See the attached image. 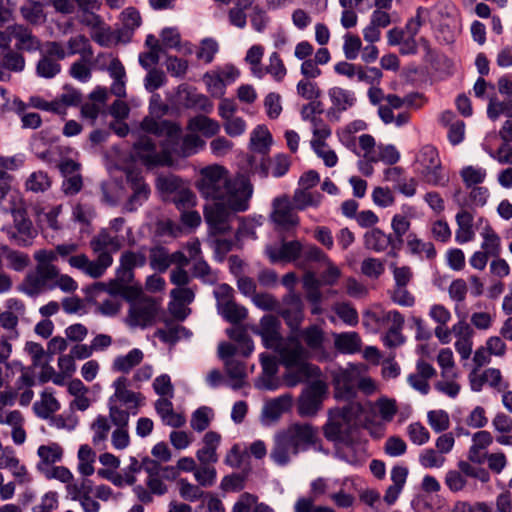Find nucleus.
Returning a JSON list of instances; mask_svg holds the SVG:
<instances>
[{
    "label": "nucleus",
    "instance_id": "2",
    "mask_svg": "<svg viewBox=\"0 0 512 512\" xmlns=\"http://www.w3.org/2000/svg\"><path fill=\"white\" fill-rule=\"evenodd\" d=\"M253 191V185L245 175L233 176L218 199L204 208V218L210 229L215 234L228 232L235 215L249 209Z\"/></svg>",
    "mask_w": 512,
    "mask_h": 512
},
{
    "label": "nucleus",
    "instance_id": "6",
    "mask_svg": "<svg viewBox=\"0 0 512 512\" xmlns=\"http://www.w3.org/2000/svg\"><path fill=\"white\" fill-rule=\"evenodd\" d=\"M362 412L363 407L358 402L330 409L327 422L323 426L325 438L334 443L349 438Z\"/></svg>",
    "mask_w": 512,
    "mask_h": 512
},
{
    "label": "nucleus",
    "instance_id": "20",
    "mask_svg": "<svg viewBox=\"0 0 512 512\" xmlns=\"http://www.w3.org/2000/svg\"><path fill=\"white\" fill-rule=\"evenodd\" d=\"M296 336L305 344L304 347L308 350L309 357L313 355L319 360L327 357L324 346L326 336L324 330L319 325H309L301 329Z\"/></svg>",
    "mask_w": 512,
    "mask_h": 512
},
{
    "label": "nucleus",
    "instance_id": "50",
    "mask_svg": "<svg viewBox=\"0 0 512 512\" xmlns=\"http://www.w3.org/2000/svg\"><path fill=\"white\" fill-rule=\"evenodd\" d=\"M214 419V411L208 406H201L196 409L190 419V426L196 432H203Z\"/></svg>",
    "mask_w": 512,
    "mask_h": 512
},
{
    "label": "nucleus",
    "instance_id": "38",
    "mask_svg": "<svg viewBox=\"0 0 512 512\" xmlns=\"http://www.w3.org/2000/svg\"><path fill=\"white\" fill-rule=\"evenodd\" d=\"M335 348L342 354H354L361 350L362 340L355 331L335 333Z\"/></svg>",
    "mask_w": 512,
    "mask_h": 512
},
{
    "label": "nucleus",
    "instance_id": "3",
    "mask_svg": "<svg viewBox=\"0 0 512 512\" xmlns=\"http://www.w3.org/2000/svg\"><path fill=\"white\" fill-rule=\"evenodd\" d=\"M140 128L143 132L165 137L157 149L155 142L147 135H139L133 143L131 157L140 162L148 169L156 167L171 166L174 159L171 157L170 142H174L179 138L182 132L181 126L169 120H156L153 117H145Z\"/></svg>",
    "mask_w": 512,
    "mask_h": 512
},
{
    "label": "nucleus",
    "instance_id": "14",
    "mask_svg": "<svg viewBox=\"0 0 512 512\" xmlns=\"http://www.w3.org/2000/svg\"><path fill=\"white\" fill-rule=\"evenodd\" d=\"M218 313L230 323H238L247 316V310L233 300V289L221 284L214 290Z\"/></svg>",
    "mask_w": 512,
    "mask_h": 512
},
{
    "label": "nucleus",
    "instance_id": "53",
    "mask_svg": "<svg viewBox=\"0 0 512 512\" xmlns=\"http://www.w3.org/2000/svg\"><path fill=\"white\" fill-rule=\"evenodd\" d=\"M155 335L164 343L175 344L182 338H189L191 332L182 325H173L158 329Z\"/></svg>",
    "mask_w": 512,
    "mask_h": 512
},
{
    "label": "nucleus",
    "instance_id": "39",
    "mask_svg": "<svg viewBox=\"0 0 512 512\" xmlns=\"http://www.w3.org/2000/svg\"><path fill=\"white\" fill-rule=\"evenodd\" d=\"M37 455L40 459L37 468L40 472L45 468L53 466V464L60 462L63 457V448L58 443H49L41 445L37 449Z\"/></svg>",
    "mask_w": 512,
    "mask_h": 512
},
{
    "label": "nucleus",
    "instance_id": "13",
    "mask_svg": "<svg viewBox=\"0 0 512 512\" xmlns=\"http://www.w3.org/2000/svg\"><path fill=\"white\" fill-rule=\"evenodd\" d=\"M57 275V267H42L36 264L34 270L27 273L21 291L30 297L38 296L53 290V279Z\"/></svg>",
    "mask_w": 512,
    "mask_h": 512
},
{
    "label": "nucleus",
    "instance_id": "60",
    "mask_svg": "<svg viewBox=\"0 0 512 512\" xmlns=\"http://www.w3.org/2000/svg\"><path fill=\"white\" fill-rule=\"evenodd\" d=\"M311 147L316 155L321 158L327 167H334L338 162V157L326 143V140H311Z\"/></svg>",
    "mask_w": 512,
    "mask_h": 512
},
{
    "label": "nucleus",
    "instance_id": "33",
    "mask_svg": "<svg viewBox=\"0 0 512 512\" xmlns=\"http://www.w3.org/2000/svg\"><path fill=\"white\" fill-rule=\"evenodd\" d=\"M187 130L189 132L201 133L204 137L211 138L219 134L220 123L205 115H196L188 120Z\"/></svg>",
    "mask_w": 512,
    "mask_h": 512
},
{
    "label": "nucleus",
    "instance_id": "43",
    "mask_svg": "<svg viewBox=\"0 0 512 512\" xmlns=\"http://www.w3.org/2000/svg\"><path fill=\"white\" fill-rule=\"evenodd\" d=\"M144 358V353L138 348H133L125 355L115 357L112 363V370L115 372L129 373L138 366Z\"/></svg>",
    "mask_w": 512,
    "mask_h": 512
},
{
    "label": "nucleus",
    "instance_id": "25",
    "mask_svg": "<svg viewBox=\"0 0 512 512\" xmlns=\"http://www.w3.org/2000/svg\"><path fill=\"white\" fill-rule=\"evenodd\" d=\"M205 145V141L194 132H190L183 137L180 133L177 140L170 142L171 157H190L197 154Z\"/></svg>",
    "mask_w": 512,
    "mask_h": 512
},
{
    "label": "nucleus",
    "instance_id": "12",
    "mask_svg": "<svg viewBox=\"0 0 512 512\" xmlns=\"http://www.w3.org/2000/svg\"><path fill=\"white\" fill-rule=\"evenodd\" d=\"M326 382L316 379L310 382L301 392L297 401V413L301 417H314L322 408L327 395Z\"/></svg>",
    "mask_w": 512,
    "mask_h": 512
},
{
    "label": "nucleus",
    "instance_id": "34",
    "mask_svg": "<svg viewBox=\"0 0 512 512\" xmlns=\"http://www.w3.org/2000/svg\"><path fill=\"white\" fill-rule=\"evenodd\" d=\"M457 229L455 232V240L459 244L468 243L475 238L473 229L474 216L465 209H461L455 216Z\"/></svg>",
    "mask_w": 512,
    "mask_h": 512
},
{
    "label": "nucleus",
    "instance_id": "27",
    "mask_svg": "<svg viewBox=\"0 0 512 512\" xmlns=\"http://www.w3.org/2000/svg\"><path fill=\"white\" fill-rule=\"evenodd\" d=\"M13 177L4 176L0 179V206L7 212L11 210L19 211L25 204L23 195L17 189L12 187Z\"/></svg>",
    "mask_w": 512,
    "mask_h": 512
},
{
    "label": "nucleus",
    "instance_id": "36",
    "mask_svg": "<svg viewBox=\"0 0 512 512\" xmlns=\"http://www.w3.org/2000/svg\"><path fill=\"white\" fill-rule=\"evenodd\" d=\"M25 68V58L18 52L6 50L0 59V81L10 79L9 72H21Z\"/></svg>",
    "mask_w": 512,
    "mask_h": 512
},
{
    "label": "nucleus",
    "instance_id": "4",
    "mask_svg": "<svg viewBox=\"0 0 512 512\" xmlns=\"http://www.w3.org/2000/svg\"><path fill=\"white\" fill-rule=\"evenodd\" d=\"M319 431L308 422H293L273 436L271 460L278 466L288 465L292 458L307 451L318 440Z\"/></svg>",
    "mask_w": 512,
    "mask_h": 512
},
{
    "label": "nucleus",
    "instance_id": "42",
    "mask_svg": "<svg viewBox=\"0 0 512 512\" xmlns=\"http://www.w3.org/2000/svg\"><path fill=\"white\" fill-rule=\"evenodd\" d=\"M392 237L379 228H372L365 232L363 243L366 249L380 253L391 245Z\"/></svg>",
    "mask_w": 512,
    "mask_h": 512
},
{
    "label": "nucleus",
    "instance_id": "61",
    "mask_svg": "<svg viewBox=\"0 0 512 512\" xmlns=\"http://www.w3.org/2000/svg\"><path fill=\"white\" fill-rule=\"evenodd\" d=\"M203 82L212 97L222 98L224 96L227 86L214 70L203 75Z\"/></svg>",
    "mask_w": 512,
    "mask_h": 512
},
{
    "label": "nucleus",
    "instance_id": "10",
    "mask_svg": "<svg viewBox=\"0 0 512 512\" xmlns=\"http://www.w3.org/2000/svg\"><path fill=\"white\" fill-rule=\"evenodd\" d=\"M232 178L225 167L214 164L201 169L196 187L202 197L215 202Z\"/></svg>",
    "mask_w": 512,
    "mask_h": 512
},
{
    "label": "nucleus",
    "instance_id": "47",
    "mask_svg": "<svg viewBox=\"0 0 512 512\" xmlns=\"http://www.w3.org/2000/svg\"><path fill=\"white\" fill-rule=\"evenodd\" d=\"M96 310L103 316H116L122 308V298L116 293L110 291L105 298L96 302Z\"/></svg>",
    "mask_w": 512,
    "mask_h": 512
},
{
    "label": "nucleus",
    "instance_id": "22",
    "mask_svg": "<svg viewBox=\"0 0 512 512\" xmlns=\"http://www.w3.org/2000/svg\"><path fill=\"white\" fill-rule=\"evenodd\" d=\"M335 456L352 466L358 467L365 462L367 453L361 442L354 441L349 437L336 442Z\"/></svg>",
    "mask_w": 512,
    "mask_h": 512
},
{
    "label": "nucleus",
    "instance_id": "28",
    "mask_svg": "<svg viewBox=\"0 0 512 512\" xmlns=\"http://www.w3.org/2000/svg\"><path fill=\"white\" fill-rule=\"evenodd\" d=\"M178 99L185 108L200 110L205 113L213 111V103L209 98L190 87L180 86L178 89Z\"/></svg>",
    "mask_w": 512,
    "mask_h": 512
},
{
    "label": "nucleus",
    "instance_id": "54",
    "mask_svg": "<svg viewBox=\"0 0 512 512\" xmlns=\"http://www.w3.org/2000/svg\"><path fill=\"white\" fill-rule=\"evenodd\" d=\"M96 454L88 445H81L78 450V471L83 476H91L94 469Z\"/></svg>",
    "mask_w": 512,
    "mask_h": 512
},
{
    "label": "nucleus",
    "instance_id": "52",
    "mask_svg": "<svg viewBox=\"0 0 512 512\" xmlns=\"http://www.w3.org/2000/svg\"><path fill=\"white\" fill-rule=\"evenodd\" d=\"M364 317L373 321L390 324L389 329L402 330L404 326V317L397 310L382 312L381 315H377L374 312H366Z\"/></svg>",
    "mask_w": 512,
    "mask_h": 512
},
{
    "label": "nucleus",
    "instance_id": "18",
    "mask_svg": "<svg viewBox=\"0 0 512 512\" xmlns=\"http://www.w3.org/2000/svg\"><path fill=\"white\" fill-rule=\"evenodd\" d=\"M359 372L356 367L341 368L333 374L335 398L351 400L356 395Z\"/></svg>",
    "mask_w": 512,
    "mask_h": 512
},
{
    "label": "nucleus",
    "instance_id": "32",
    "mask_svg": "<svg viewBox=\"0 0 512 512\" xmlns=\"http://www.w3.org/2000/svg\"><path fill=\"white\" fill-rule=\"evenodd\" d=\"M155 410L164 425L180 428L186 423L185 417L174 411L173 403L168 398H159L154 404Z\"/></svg>",
    "mask_w": 512,
    "mask_h": 512
},
{
    "label": "nucleus",
    "instance_id": "16",
    "mask_svg": "<svg viewBox=\"0 0 512 512\" xmlns=\"http://www.w3.org/2000/svg\"><path fill=\"white\" fill-rule=\"evenodd\" d=\"M9 213L13 217V228L8 231L10 240L18 246L31 245L37 236V231L27 217L26 203L22 205L19 211L11 210Z\"/></svg>",
    "mask_w": 512,
    "mask_h": 512
},
{
    "label": "nucleus",
    "instance_id": "55",
    "mask_svg": "<svg viewBox=\"0 0 512 512\" xmlns=\"http://www.w3.org/2000/svg\"><path fill=\"white\" fill-rule=\"evenodd\" d=\"M332 310L348 326L354 327L359 322L357 310L348 302H337Z\"/></svg>",
    "mask_w": 512,
    "mask_h": 512
},
{
    "label": "nucleus",
    "instance_id": "26",
    "mask_svg": "<svg viewBox=\"0 0 512 512\" xmlns=\"http://www.w3.org/2000/svg\"><path fill=\"white\" fill-rule=\"evenodd\" d=\"M260 363L262 367L261 376L255 383L258 389L274 391L279 388L280 381L276 377L278 364L274 356L261 354Z\"/></svg>",
    "mask_w": 512,
    "mask_h": 512
},
{
    "label": "nucleus",
    "instance_id": "46",
    "mask_svg": "<svg viewBox=\"0 0 512 512\" xmlns=\"http://www.w3.org/2000/svg\"><path fill=\"white\" fill-rule=\"evenodd\" d=\"M60 408L59 402L53 396L52 392L45 390L41 394L39 401L33 405L36 415L42 419H48L51 415Z\"/></svg>",
    "mask_w": 512,
    "mask_h": 512
},
{
    "label": "nucleus",
    "instance_id": "31",
    "mask_svg": "<svg viewBox=\"0 0 512 512\" xmlns=\"http://www.w3.org/2000/svg\"><path fill=\"white\" fill-rule=\"evenodd\" d=\"M110 420L116 427L111 435L112 446L116 450L126 449L130 445L129 420H127L125 414L117 411H114L113 418H110Z\"/></svg>",
    "mask_w": 512,
    "mask_h": 512
},
{
    "label": "nucleus",
    "instance_id": "63",
    "mask_svg": "<svg viewBox=\"0 0 512 512\" xmlns=\"http://www.w3.org/2000/svg\"><path fill=\"white\" fill-rule=\"evenodd\" d=\"M61 72V65L55 59L40 57L36 64V74L45 79H52Z\"/></svg>",
    "mask_w": 512,
    "mask_h": 512
},
{
    "label": "nucleus",
    "instance_id": "15",
    "mask_svg": "<svg viewBox=\"0 0 512 512\" xmlns=\"http://www.w3.org/2000/svg\"><path fill=\"white\" fill-rule=\"evenodd\" d=\"M289 196L281 195L273 199L270 220L277 229L290 231L299 225V217Z\"/></svg>",
    "mask_w": 512,
    "mask_h": 512
},
{
    "label": "nucleus",
    "instance_id": "48",
    "mask_svg": "<svg viewBox=\"0 0 512 512\" xmlns=\"http://www.w3.org/2000/svg\"><path fill=\"white\" fill-rule=\"evenodd\" d=\"M483 241L481 243L482 251L492 257H499L501 253V239L499 235L489 225L485 226L481 232Z\"/></svg>",
    "mask_w": 512,
    "mask_h": 512
},
{
    "label": "nucleus",
    "instance_id": "17",
    "mask_svg": "<svg viewBox=\"0 0 512 512\" xmlns=\"http://www.w3.org/2000/svg\"><path fill=\"white\" fill-rule=\"evenodd\" d=\"M328 98L331 105L327 110V117L334 121H339L341 115L353 108L357 102L354 91L338 86L328 90Z\"/></svg>",
    "mask_w": 512,
    "mask_h": 512
},
{
    "label": "nucleus",
    "instance_id": "49",
    "mask_svg": "<svg viewBox=\"0 0 512 512\" xmlns=\"http://www.w3.org/2000/svg\"><path fill=\"white\" fill-rule=\"evenodd\" d=\"M110 418L99 415L91 425L93 431L92 443L95 447L101 448L105 445L111 429Z\"/></svg>",
    "mask_w": 512,
    "mask_h": 512
},
{
    "label": "nucleus",
    "instance_id": "44",
    "mask_svg": "<svg viewBox=\"0 0 512 512\" xmlns=\"http://www.w3.org/2000/svg\"><path fill=\"white\" fill-rule=\"evenodd\" d=\"M408 252L419 258L433 259L436 256V250L431 242H425L418 238L415 233H409L406 237Z\"/></svg>",
    "mask_w": 512,
    "mask_h": 512
},
{
    "label": "nucleus",
    "instance_id": "7",
    "mask_svg": "<svg viewBox=\"0 0 512 512\" xmlns=\"http://www.w3.org/2000/svg\"><path fill=\"white\" fill-rule=\"evenodd\" d=\"M122 297L129 303L125 319L129 327L143 329L153 325L160 309L159 303L154 298L132 287L124 288Z\"/></svg>",
    "mask_w": 512,
    "mask_h": 512
},
{
    "label": "nucleus",
    "instance_id": "5",
    "mask_svg": "<svg viewBox=\"0 0 512 512\" xmlns=\"http://www.w3.org/2000/svg\"><path fill=\"white\" fill-rule=\"evenodd\" d=\"M280 363L287 369L295 368L284 374L283 380L288 387H295L308 378L318 377L320 369L308 362L309 352L296 335H290L281 340L275 347Z\"/></svg>",
    "mask_w": 512,
    "mask_h": 512
},
{
    "label": "nucleus",
    "instance_id": "62",
    "mask_svg": "<svg viewBox=\"0 0 512 512\" xmlns=\"http://www.w3.org/2000/svg\"><path fill=\"white\" fill-rule=\"evenodd\" d=\"M374 406L384 422H391L398 412L396 400L385 396L377 399Z\"/></svg>",
    "mask_w": 512,
    "mask_h": 512
},
{
    "label": "nucleus",
    "instance_id": "45",
    "mask_svg": "<svg viewBox=\"0 0 512 512\" xmlns=\"http://www.w3.org/2000/svg\"><path fill=\"white\" fill-rule=\"evenodd\" d=\"M272 144V135L264 125H258L251 132L250 147L253 151L267 154Z\"/></svg>",
    "mask_w": 512,
    "mask_h": 512
},
{
    "label": "nucleus",
    "instance_id": "35",
    "mask_svg": "<svg viewBox=\"0 0 512 512\" xmlns=\"http://www.w3.org/2000/svg\"><path fill=\"white\" fill-rule=\"evenodd\" d=\"M10 36L17 40L16 48L19 50L36 51L41 45L31 30L23 25H12L7 28Z\"/></svg>",
    "mask_w": 512,
    "mask_h": 512
},
{
    "label": "nucleus",
    "instance_id": "9",
    "mask_svg": "<svg viewBox=\"0 0 512 512\" xmlns=\"http://www.w3.org/2000/svg\"><path fill=\"white\" fill-rule=\"evenodd\" d=\"M416 170L423 181L436 187H446L450 181L449 174L445 172L437 149L431 145L423 146L417 153Z\"/></svg>",
    "mask_w": 512,
    "mask_h": 512
},
{
    "label": "nucleus",
    "instance_id": "23",
    "mask_svg": "<svg viewBox=\"0 0 512 512\" xmlns=\"http://www.w3.org/2000/svg\"><path fill=\"white\" fill-rule=\"evenodd\" d=\"M281 321L273 315H264L260 319L259 326L254 333L262 339L263 345L268 349H274L281 344L283 339L281 335Z\"/></svg>",
    "mask_w": 512,
    "mask_h": 512
},
{
    "label": "nucleus",
    "instance_id": "59",
    "mask_svg": "<svg viewBox=\"0 0 512 512\" xmlns=\"http://www.w3.org/2000/svg\"><path fill=\"white\" fill-rule=\"evenodd\" d=\"M149 262L152 269L165 272L170 266V254L164 247H154L150 250Z\"/></svg>",
    "mask_w": 512,
    "mask_h": 512
},
{
    "label": "nucleus",
    "instance_id": "40",
    "mask_svg": "<svg viewBox=\"0 0 512 512\" xmlns=\"http://www.w3.org/2000/svg\"><path fill=\"white\" fill-rule=\"evenodd\" d=\"M108 72L113 83L111 85V93L118 98H124L126 96V71L123 64L119 59L114 58L111 60L108 66Z\"/></svg>",
    "mask_w": 512,
    "mask_h": 512
},
{
    "label": "nucleus",
    "instance_id": "8",
    "mask_svg": "<svg viewBox=\"0 0 512 512\" xmlns=\"http://www.w3.org/2000/svg\"><path fill=\"white\" fill-rule=\"evenodd\" d=\"M129 384L125 376H120L113 381L114 393L108 399L109 418H113L114 411H117L125 414L129 420L130 415H136L143 405L144 397L141 393L130 390Z\"/></svg>",
    "mask_w": 512,
    "mask_h": 512
},
{
    "label": "nucleus",
    "instance_id": "41",
    "mask_svg": "<svg viewBox=\"0 0 512 512\" xmlns=\"http://www.w3.org/2000/svg\"><path fill=\"white\" fill-rule=\"evenodd\" d=\"M323 195L318 191L296 188L292 196V203L296 210L303 211L307 208H318Z\"/></svg>",
    "mask_w": 512,
    "mask_h": 512
},
{
    "label": "nucleus",
    "instance_id": "57",
    "mask_svg": "<svg viewBox=\"0 0 512 512\" xmlns=\"http://www.w3.org/2000/svg\"><path fill=\"white\" fill-rule=\"evenodd\" d=\"M21 14L25 20L32 24H37L45 20L43 5L34 0H27L20 8Z\"/></svg>",
    "mask_w": 512,
    "mask_h": 512
},
{
    "label": "nucleus",
    "instance_id": "21",
    "mask_svg": "<svg viewBox=\"0 0 512 512\" xmlns=\"http://www.w3.org/2000/svg\"><path fill=\"white\" fill-rule=\"evenodd\" d=\"M127 182L132 193L125 202L123 210L125 212H135L148 200L151 190L139 174L129 173L127 175Z\"/></svg>",
    "mask_w": 512,
    "mask_h": 512
},
{
    "label": "nucleus",
    "instance_id": "51",
    "mask_svg": "<svg viewBox=\"0 0 512 512\" xmlns=\"http://www.w3.org/2000/svg\"><path fill=\"white\" fill-rule=\"evenodd\" d=\"M264 55V48L261 45L251 46L245 56V62L250 66L251 74L262 79L264 77L263 67L261 65L262 58Z\"/></svg>",
    "mask_w": 512,
    "mask_h": 512
},
{
    "label": "nucleus",
    "instance_id": "19",
    "mask_svg": "<svg viewBox=\"0 0 512 512\" xmlns=\"http://www.w3.org/2000/svg\"><path fill=\"white\" fill-rule=\"evenodd\" d=\"M147 257L143 249L138 251L126 250L119 258V266L116 269V279L122 284H129L134 278V269L146 265Z\"/></svg>",
    "mask_w": 512,
    "mask_h": 512
},
{
    "label": "nucleus",
    "instance_id": "29",
    "mask_svg": "<svg viewBox=\"0 0 512 512\" xmlns=\"http://www.w3.org/2000/svg\"><path fill=\"white\" fill-rule=\"evenodd\" d=\"M303 246L297 240L283 242L280 246H268L266 254L272 263L293 262L302 253Z\"/></svg>",
    "mask_w": 512,
    "mask_h": 512
},
{
    "label": "nucleus",
    "instance_id": "1",
    "mask_svg": "<svg viewBox=\"0 0 512 512\" xmlns=\"http://www.w3.org/2000/svg\"><path fill=\"white\" fill-rule=\"evenodd\" d=\"M125 224L123 217L110 220L109 226L100 229L90 240L89 245L96 258L91 260L86 254L72 255L68 258L69 265L93 279L102 277L113 264L112 254L119 251L126 241L134 244L132 228L125 227Z\"/></svg>",
    "mask_w": 512,
    "mask_h": 512
},
{
    "label": "nucleus",
    "instance_id": "11",
    "mask_svg": "<svg viewBox=\"0 0 512 512\" xmlns=\"http://www.w3.org/2000/svg\"><path fill=\"white\" fill-rule=\"evenodd\" d=\"M237 347L228 342L218 346V356L224 362L225 372L229 377L228 385L233 390H239L246 385L247 368L243 361L236 358Z\"/></svg>",
    "mask_w": 512,
    "mask_h": 512
},
{
    "label": "nucleus",
    "instance_id": "58",
    "mask_svg": "<svg viewBox=\"0 0 512 512\" xmlns=\"http://www.w3.org/2000/svg\"><path fill=\"white\" fill-rule=\"evenodd\" d=\"M437 362L441 368L442 378H457L458 374L454 371V356L450 348H443L439 351Z\"/></svg>",
    "mask_w": 512,
    "mask_h": 512
},
{
    "label": "nucleus",
    "instance_id": "30",
    "mask_svg": "<svg viewBox=\"0 0 512 512\" xmlns=\"http://www.w3.org/2000/svg\"><path fill=\"white\" fill-rule=\"evenodd\" d=\"M203 446L196 452V457L202 465L218 461L217 449L221 443V435L215 431H208L202 439Z\"/></svg>",
    "mask_w": 512,
    "mask_h": 512
},
{
    "label": "nucleus",
    "instance_id": "24",
    "mask_svg": "<svg viewBox=\"0 0 512 512\" xmlns=\"http://www.w3.org/2000/svg\"><path fill=\"white\" fill-rule=\"evenodd\" d=\"M293 398L289 393L265 402L261 411V422L270 425L277 422L281 416L292 407Z\"/></svg>",
    "mask_w": 512,
    "mask_h": 512
},
{
    "label": "nucleus",
    "instance_id": "56",
    "mask_svg": "<svg viewBox=\"0 0 512 512\" xmlns=\"http://www.w3.org/2000/svg\"><path fill=\"white\" fill-rule=\"evenodd\" d=\"M262 71L264 76L269 74L276 82H281L287 74V69L277 52L270 54L269 63L266 67H263Z\"/></svg>",
    "mask_w": 512,
    "mask_h": 512
},
{
    "label": "nucleus",
    "instance_id": "64",
    "mask_svg": "<svg viewBox=\"0 0 512 512\" xmlns=\"http://www.w3.org/2000/svg\"><path fill=\"white\" fill-rule=\"evenodd\" d=\"M487 115L493 121L501 115L512 118V101H500L497 98H491L487 107Z\"/></svg>",
    "mask_w": 512,
    "mask_h": 512
},
{
    "label": "nucleus",
    "instance_id": "37",
    "mask_svg": "<svg viewBox=\"0 0 512 512\" xmlns=\"http://www.w3.org/2000/svg\"><path fill=\"white\" fill-rule=\"evenodd\" d=\"M290 167V160L284 154H278L275 157L262 161L259 167L261 177L266 178L271 174L275 178L284 176Z\"/></svg>",
    "mask_w": 512,
    "mask_h": 512
}]
</instances>
